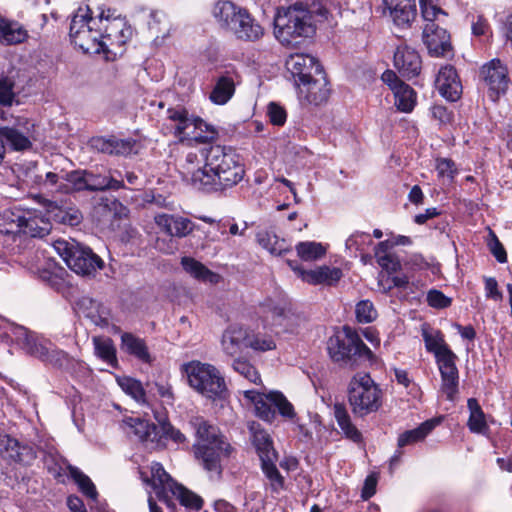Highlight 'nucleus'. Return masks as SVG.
<instances>
[{"instance_id":"nucleus-19","label":"nucleus","mask_w":512,"mask_h":512,"mask_svg":"<svg viewBox=\"0 0 512 512\" xmlns=\"http://www.w3.org/2000/svg\"><path fill=\"white\" fill-rule=\"evenodd\" d=\"M394 66L403 77L411 79L420 74L421 57L415 49L403 44L394 53Z\"/></svg>"},{"instance_id":"nucleus-55","label":"nucleus","mask_w":512,"mask_h":512,"mask_svg":"<svg viewBox=\"0 0 512 512\" xmlns=\"http://www.w3.org/2000/svg\"><path fill=\"white\" fill-rule=\"evenodd\" d=\"M295 249L297 255L303 261H315L326 254L325 247L321 243L314 241L299 242Z\"/></svg>"},{"instance_id":"nucleus-58","label":"nucleus","mask_w":512,"mask_h":512,"mask_svg":"<svg viewBox=\"0 0 512 512\" xmlns=\"http://www.w3.org/2000/svg\"><path fill=\"white\" fill-rule=\"evenodd\" d=\"M118 384L122 390L135 399L138 403L146 402V393L142 383L131 377L118 379Z\"/></svg>"},{"instance_id":"nucleus-16","label":"nucleus","mask_w":512,"mask_h":512,"mask_svg":"<svg viewBox=\"0 0 512 512\" xmlns=\"http://www.w3.org/2000/svg\"><path fill=\"white\" fill-rule=\"evenodd\" d=\"M286 68L295 78L296 84L309 79L323 70V67L315 57L303 53L291 54L286 60Z\"/></svg>"},{"instance_id":"nucleus-59","label":"nucleus","mask_w":512,"mask_h":512,"mask_svg":"<svg viewBox=\"0 0 512 512\" xmlns=\"http://www.w3.org/2000/svg\"><path fill=\"white\" fill-rule=\"evenodd\" d=\"M156 420L158 421L162 435L165 438L171 439L173 442L177 444H183L187 441L186 436L177 428H175L168 420L164 414H156Z\"/></svg>"},{"instance_id":"nucleus-15","label":"nucleus","mask_w":512,"mask_h":512,"mask_svg":"<svg viewBox=\"0 0 512 512\" xmlns=\"http://www.w3.org/2000/svg\"><path fill=\"white\" fill-rule=\"evenodd\" d=\"M422 39L428 53L433 57H444L452 49L450 35L436 23L425 24Z\"/></svg>"},{"instance_id":"nucleus-43","label":"nucleus","mask_w":512,"mask_h":512,"mask_svg":"<svg viewBox=\"0 0 512 512\" xmlns=\"http://www.w3.org/2000/svg\"><path fill=\"white\" fill-rule=\"evenodd\" d=\"M469 410V419L467 426L472 433L486 434L489 427L486 422V416L477 399L469 398L467 401Z\"/></svg>"},{"instance_id":"nucleus-40","label":"nucleus","mask_w":512,"mask_h":512,"mask_svg":"<svg viewBox=\"0 0 512 512\" xmlns=\"http://www.w3.org/2000/svg\"><path fill=\"white\" fill-rule=\"evenodd\" d=\"M393 246L388 240L379 242L375 247V258L378 265L389 275L401 269V262L397 255L389 252Z\"/></svg>"},{"instance_id":"nucleus-20","label":"nucleus","mask_w":512,"mask_h":512,"mask_svg":"<svg viewBox=\"0 0 512 512\" xmlns=\"http://www.w3.org/2000/svg\"><path fill=\"white\" fill-rule=\"evenodd\" d=\"M455 353L436 360L441 375V390L447 399L454 400L458 393L459 373L456 366Z\"/></svg>"},{"instance_id":"nucleus-45","label":"nucleus","mask_w":512,"mask_h":512,"mask_svg":"<svg viewBox=\"0 0 512 512\" xmlns=\"http://www.w3.org/2000/svg\"><path fill=\"white\" fill-rule=\"evenodd\" d=\"M436 424V421L428 420L415 429L403 432L398 437V447L402 448L422 441L435 428Z\"/></svg>"},{"instance_id":"nucleus-3","label":"nucleus","mask_w":512,"mask_h":512,"mask_svg":"<svg viewBox=\"0 0 512 512\" xmlns=\"http://www.w3.org/2000/svg\"><path fill=\"white\" fill-rule=\"evenodd\" d=\"M316 27L312 12L302 3H295L277 10L274 34L285 45H292L298 38L314 35Z\"/></svg>"},{"instance_id":"nucleus-12","label":"nucleus","mask_w":512,"mask_h":512,"mask_svg":"<svg viewBox=\"0 0 512 512\" xmlns=\"http://www.w3.org/2000/svg\"><path fill=\"white\" fill-rule=\"evenodd\" d=\"M287 264L298 278L310 285L331 286L336 284L343 275L341 269L337 267L323 265L316 269L305 270L297 261L287 260Z\"/></svg>"},{"instance_id":"nucleus-36","label":"nucleus","mask_w":512,"mask_h":512,"mask_svg":"<svg viewBox=\"0 0 512 512\" xmlns=\"http://www.w3.org/2000/svg\"><path fill=\"white\" fill-rule=\"evenodd\" d=\"M92 146L98 151L109 155H128L132 152L134 142L116 137H98L92 140Z\"/></svg>"},{"instance_id":"nucleus-22","label":"nucleus","mask_w":512,"mask_h":512,"mask_svg":"<svg viewBox=\"0 0 512 512\" xmlns=\"http://www.w3.org/2000/svg\"><path fill=\"white\" fill-rule=\"evenodd\" d=\"M0 455L14 462L29 464L36 458L32 447L21 445L18 440L0 433Z\"/></svg>"},{"instance_id":"nucleus-31","label":"nucleus","mask_w":512,"mask_h":512,"mask_svg":"<svg viewBox=\"0 0 512 512\" xmlns=\"http://www.w3.org/2000/svg\"><path fill=\"white\" fill-rule=\"evenodd\" d=\"M230 32L240 40L256 41L263 35V28L244 9Z\"/></svg>"},{"instance_id":"nucleus-4","label":"nucleus","mask_w":512,"mask_h":512,"mask_svg":"<svg viewBox=\"0 0 512 512\" xmlns=\"http://www.w3.org/2000/svg\"><path fill=\"white\" fill-rule=\"evenodd\" d=\"M345 336L330 337L327 343L328 353L334 362L350 368H356L376 360L373 352L365 345L357 332L344 327Z\"/></svg>"},{"instance_id":"nucleus-63","label":"nucleus","mask_w":512,"mask_h":512,"mask_svg":"<svg viewBox=\"0 0 512 512\" xmlns=\"http://www.w3.org/2000/svg\"><path fill=\"white\" fill-rule=\"evenodd\" d=\"M42 362L54 367L63 368L69 364L70 358L66 352L59 350L50 344L48 353L45 355Z\"/></svg>"},{"instance_id":"nucleus-25","label":"nucleus","mask_w":512,"mask_h":512,"mask_svg":"<svg viewBox=\"0 0 512 512\" xmlns=\"http://www.w3.org/2000/svg\"><path fill=\"white\" fill-rule=\"evenodd\" d=\"M386 8L395 25L410 27L417 15L415 0H384Z\"/></svg>"},{"instance_id":"nucleus-28","label":"nucleus","mask_w":512,"mask_h":512,"mask_svg":"<svg viewBox=\"0 0 512 512\" xmlns=\"http://www.w3.org/2000/svg\"><path fill=\"white\" fill-rule=\"evenodd\" d=\"M263 315L266 322L275 327H282L284 331L293 332V314L284 307L267 300L262 305Z\"/></svg>"},{"instance_id":"nucleus-51","label":"nucleus","mask_w":512,"mask_h":512,"mask_svg":"<svg viewBox=\"0 0 512 512\" xmlns=\"http://www.w3.org/2000/svg\"><path fill=\"white\" fill-rule=\"evenodd\" d=\"M92 24L97 25L98 19L90 16V9L88 7L86 9L79 8L71 20L69 33L71 40L73 41L88 27H92Z\"/></svg>"},{"instance_id":"nucleus-2","label":"nucleus","mask_w":512,"mask_h":512,"mask_svg":"<svg viewBox=\"0 0 512 512\" xmlns=\"http://www.w3.org/2000/svg\"><path fill=\"white\" fill-rule=\"evenodd\" d=\"M190 425L195 430L196 442L192 449L198 464L207 472L210 479L220 480L224 463L235 452L227 437L218 427L201 416L192 417Z\"/></svg>"},{"instance_id":"nucleus-8","label":"nucleus","mask_w":512,"mask_h":512,"mask_svg":"<svg viewBox=\"0 0 512 512\" xmlns=\"http://www.w3.org/2000/svg\"><path fill=\"white\" fill-rule=\"evenodd\" d=\"M167 118L175 123L174 135L182 143L192 140L205 143L208 139L214 137L215 131L210 130L209 125L200 117L190 116L185 108H169Z\"/></svg>"},{"instance_id":"nucleus-37","label":"nucleus","mask_w":512,"mask_h":512,"mask_svg":"<svg viewBox=\"0 0 512 512\" xmlns=\"http://www.w3.org/2000/svg\"><path fill=\"white\" fill-rule=\"evenodd\" d=\"M333 415L345 438L351 440L354 443L362 442V433L353 424L344 404L335 403L333 405Z\"/></svg>"},{"instance_id":"nucleus-39","label":"nucleus","mask_w":512,"mask_h":512,"mask_svg":"<svg viewBox=\"0 0 512 512\" xmlns=\"http://www.w3.org/2000/svg\"><path fill=\"white\" fill-rule=\"evenodd\" d=\"M121 349L144 363L151 362V356L144 339L132 333L125 332L121 335Z\"/></svg>"},{"instance_id":"nucleus-7","label":"nucleus","mask_w":512,"mask_h":512,"mask_svg":"<svg viewBox=\"0 0 512 512\" xmlns=\"http://www.w3.org/2000/svg\"><path fill=\"white\" fill-rule=\"evenodd\" d=\"M54 248L67 266L79 275H94L104 266L103 260L92 249L78 243L57 240Z\"/></svg>"},{"instance_id":"nucleus-5","label":"nucleus","mask_w":512,"mask_h":512,"mask_svg":"<svg viewBox=\"0 0 512 512\" xmlns=\"http://www.w3.org/2000/svg\"><path fill=\"white\" fill-rule=\"evenodd\" d=\"M348 401L355 416L364 417L382 405V391L369 373H356L348 386Z\"/></svg>"},{"instance_id":"nucleus-61","label":"nucleus","mask_w":512,"mask_h":512,"mask_svg":"<svg viewBox=\"0 0 512 512\" xmlns=\"http://www.w3.org/2000/svg\"><path fill=\"white\" fill-rule=\"evenodd\" d=\"M419 3L422 17L427 23H435V20H438L439 16L447 15L445 11L438 6L437 0H422V2Z\"/></svg>"},{"instance_id":"nucleus-32","label":"nucleus","mask_w":512,"mask_h":512,"mask_svg":"<svg viewBox=\"0 0 512 512\" xmlns=\"http://www.w3.org/2000/svg\"><path fill=\"white\" fill-rule=\"evenodd\" d=\"M252 444L255 447L260 461L268 459H277V453L273 447V441L270 435L261 428L260 424L252 423L250 425Z\"/></svg>"},{"instance_id":"nucleus-54","label":"nucleus","mask_w":512,"mask_h":512,"mask_svg":"<svg viewBox=\"0 0 512 512\" xmlns=\"http://www.w3.org/2000/svg\"><path fill=\"white\" fill-rule=\"evenodd\" d=\"M232 369L247 381L260 385L262 380L257 368L247 359L238 357L231 364Z\"/></svg>"},{"instance_id":"nucleus-48","label":"nucleus","mask_w":512,"mask_h":512,"mask_svg":"<svg viewBox=\"0 0 512 512\" xmlns=\"http://www.w3.org/2000/svg\"><path fill=\"white\" fill-rule=\"evenodd\" d=\"M67 470L68 475L78 485V488L82 492V494L86 496L88 499L96 501L98 497V492L92 480L75 466L69 465L67 467Z\"/></svg>"},{"instance_id":"nucleus-29","label":"nucleus","mask_w":512,"mask_h":512,"mask_svg":"<svg viewBox=\"0 0 512 512\" xmlns=\"http://www.w3.org/2000/svg\"><path fill=\"white\" fill-rule=\"evenodd\" d=\"M151 470V484L152 487L161 501H169V493L175 487L177 482L165 471L162 464L153 462L150 467Z\"/></svg>"},{"instance_id":"nucleus-57","label":"nucleus","mask_w":512,"mask_h":512,"mask_svg":"<svg viewBox=\"0 0 512 512\" xmlns=\"http://www.w3.org/2000/svg\"><path fill=\"white\" fill-rule=\"evenodd\" d=\"M181 264L186 272L191 274L193 277L204 281H213L216 274L206 268L201 262L191 257H183Z\"/></svg>"},{"instance_id":"nucleus-30","label":"nucleus","mask_w":512,"mask_h":512,"mask_svg":"<svg viewBox=\"0 0 512 512\" xmlns=\"http://www.w3.org/2000/svg\"><path fill=\"white\" fill-rule=\"evenodd\" d=\"M244 9L231 1H218L213 7V16L222 29L230 32Z\"/></svg>"},{"instance_id":"nucleus-38","label":"nucleus","mask_w":512,"mask_h":512,"mask_svg":"<svg viewBox=\"0 0 512 512\" xmlns=\"http://www.w3.org/2000/svg\"><path fill=\"white\" fill-rule=\"evenodd\" d=\"M123 427L128 434H134L142 442H154L157 436L155 424L138 417L125 418Z\"/></svg>"},{"instance_id":"nucleus-27","label":"nucleus","mask_w":512,"mask_h":512,"mask_svg":"<svg viewBox=\"0 0 512 512\" xmlns=\"http://www.w3.org/2000/svg\"><path fill=\"white\" fill-rule=\"evenodd\" d=\"M72 42L85 53H105L103 31L99 23L97 25L92 24V27H88L86 30L82 31Z\"/></svg>"},{"instance_id":"nucleus-14","label":"nucleus","mask_w":512,"mask_h":512,"mask_svg":"<svg viewBox=\"0 0 512 512\" xmlns=\"http://www.w3.org/2000/svg\"><path fill=\"white\" fill-rule=\"evenodd\" d=\"M34 124L28 119L18 120L13 127H0L1 143L4 142L13 150L21 151L29 149L32 145L30 138L32 137Z\"/></svg>"},{"instance_id":"nucleus-53","label":"nucleus","mask_w":512,"mask_h":512,"mask_svg":"<svg viewBox=\"0 0 512 512\" xmlns=\"http://www.w3.org/2000/svg\"><path fill=\"white\" fill-rule=\"evenodd\" d=\"M93 344L95 349V354L109 364L111 367H116L118 364L116 357V348L112 339L110 338H100L94 337Z\"/></svg>"},{"instance_id":"nucleus-46","label":"nucleus","mask_w":512,"mask_h":512,"mask_svg":"<svg viewBox=\"0 0 512 512\" xmlns=\"http://www.w3.org/2000/svg\"><path fill=\"white\" fill-rule=\"evenodd\" d=\"M277 459H268L261 461V469L268 483L267 486L272 493L279 494L285 486V479L275 465Z\"/></svg>"},{"instance_id":"nucleus-24","label":"nucleus","mask_w":512,"mask_h":512,"mask_svg":"<svg viewBox=\"0 0 512 512\" xmlns=\"http://www.w3.org/2000/svg\"><path fill=\"white\" fill-rule=\"evenodd\" d=\"M249 341V331L238 324L228 326L221 338L223 352L230 357L239 354Z\"/></svg>"},{"instance_id":"nucleus-23","label":"nucleus","mask_w":512,"mask_h":512,"mask_svg":"<svg viewBox=\"0 0 512 512\" xmlns=\"http://www.w3.org/2000/svg\"><path fill=\"white\" fill-rule=\"evenodd\" d=\"M13 334L15 340L26 354L43 361L45 355L48 353L49 345L51 344L49 341L40 339L22 326L16 327Z\"/></svg>"},{"instance_id":"nucleus-6","label":"nucleus","mask_w":512,"mask_h":512,"mask_svg":"<svg viewBox=\"0 0 512 512\" xmlns=\"http://www.w3.org/2000/svg\"><path fill=\"white\" fill-rule=\"evenodd\" d=\"M189 385L199 394L216 399L222 397L227 386L220 371L212 364L191 361L183 365Z\"/></svg>"},{"instance_id":"nucleus-52","label":"nucleus","mask_w":512,"mask_h":512,"mask_svg":"<svg viewBox=\"0 0 512 512\" xmlns=\"http://www.w3.org/2000/svg\"><path fill=\"white\" fill-rule=\"evenodd\" d=\"M63 179L66 183H61L58 186V192L69 193L71 191H83L87 190V171L86 170H75L63 175Z\"/></svg>"},{"instance_id":"nucleus-56","label":"nucleus","mask_w":512,"mask_h":512,"mask_svg":"<svg viewBox=\"0 0 512 512\" xmlns=\"http://www.w3.org/2000/svg\"><path fill=\"white\" fill-rule=\"evenodd\" d=\"M169 494L178 499L180 504L187 508L199 510L203 506V500L200 496L186 489L179 483L175 485Z\"/></svg>"},{"instance_id":"nucleus-62","label":"nucleus","mask_w":512,"mask_h":512,"mask_svg":"<svg viewBox=\"0 0 512 512\" xmlns=\"http://www.w3.org/2000/svg\"><path fill=\"white\" fill-rule=\"evenodd\" d=\"M356 319L360 323H371L377 318V310L369 300H362L355 308Z\"/></svg>"},{"instance_id":"nucleus-11","label":"nucleus","mask_w":512,"mask_h":512,"mask_svg":"<svg viewBox=\"0 0 512 512\" xmlns=\"http://www.w3.org/2000/svg\"><path fill=\"white\" fill-rule=\"evenodd\" d=\"M480 74L488 88L489 98L496 102L508 88L509 78L506 66L499 59H493L481 68Z\"/></svg>"},{"instance_id":"nucleus-1","label":"nucleus","mask_w":512,"mask_h":512,"mask_svg":"<svg viewBox=\"0 0 512 512\" xmlns=\"http://www.w3.org/2000/svg\"><path fill=\"white\" fill-rule=\"evenodd\" d=\"M244 174V165L231 148L210 145L203 169H198L193 176V187L205 191H221L237 185Z\"/></svg>"},{"instance_id":"nucleus-50","label":"nucleus","mask_w":512,"mask_h":512,"mask_svg":"<svg viewBox=\"0 0 512 512\" xmlns=\"http://www.w3.org/2000/svg\"><path fill=\"white\" fill-rule=\"evenodd\" d=\"M208 147L199 148L195 150L188 151L184 158V163L182 164V168L184 169V174L186 177H190L191 184L193 185V176L197 172L198 169H203L200 166L202 162L206 163V153Z\"/></svg>"},{"instance_id":"nucleus-9","label":"nucleus","mask_w":512,"mask_h":512,"mask_svg":"<svg viewBox=\"0 0 512 512\" xmlns=\"http://www.w3.org/2000/svg\"><path fill=\"white\" fill-rule=\"evenodd\" d=\"M98 23L103 31V43H105V53L110 52L115 47H122L131 36V29L127 27L123 18L105 15L102 11L99 15Z\"/></svg>"},{"instance_id":"nucleus-18","label":"nucleus","mask_w":512,"mask_h":512,"mask_svg":"<svg viewBox=\"0 0 512 512\" xmlns=\"http://www.w3.org/2000/svg\"><path fill=\"white\" fill-rule=\"evenodd\" d=\"M154 222L163 233L171 237L184 238L195 229L190 219L175 214H156Z\"/></svg>"},{"instance_id":"nucleus-34","label":"nucleus","mask_w":512,"mask_h":512,"mask_svg":"<svg viewBox=\"0 0 512 512\" xmlns=\"http://www.w3.org/2000/svg\"><path fill=\"white\" fill-rule=\"evenodd\" d=\"M21 234L30 237H44L51 230L49 218L46 219L33 211L23 210Z\"/></svg>"},{"instance_id":"nucleus-42","label":"nucleus","mask_w":512,"mask_h":512,"mask_svg":"<svg viewBox=\"0 0 512 512\" xmlns=\"http://www.w3.org/2000/svg\"><path fill=\"white\" fill-rule=\"evenodd\" d=\"M23 209L11 208L0 212V233L5 235L21 234Z\"/></svg>"},{"instance_id":"nucleus-41","label":"nucleus","mask_w":512,"mask_h":512,"mask_svg":"<svg viewBox=\"0 0 512 512\" xmlns=\"http://www.w3.org/2000/svg\"><path fill=\"white\" fill-rule=\"evenodd\" d=\"M258 244L272 255H282L291 249L285 239L277 236L273 231L261 230L257 233Z\"/></svg>"},{"instance_id":"nucleus-26","label":"nucleus","mask_w":512,"mask_h":512,"mask_svg":"<svg viewBox=\"0 0 512 512\" xmlns=\"http://www.w3.org/2000/svg\"><path fill=\"white\" fill-rule=\"evenodd\" d=\"M78 312L91 320L97 326L106 327L109 325V312L105 306L96 300L83 296L77 302Z\"/></svg>"},{"instance_id":"nucleus-49","label":"nucleus","mask_w":512,"mask_h":512,"mask_svg":"<svg viewBox=\"0 0 512 512\" xmlns=\"http://www.w3.org/2000/svg\"><path fill=\"white\" fill-rule=\"evenodd\" d=\"M86 187L88 191L119 190L124 187V183L122 180L87 171Z\"/></svg>"},{"instance_id":"nucleus-10","label":"nucleus","mask_w":512,"mask_h":512,"mask_svg":"<svg viewBox=\"0 0 512 512\" xmlns=\"http://www.w3.org/2000/svg\"><path fill=\"white\" fill-rule=\"evenodd\" d=\"M276 409L281 416L288 419H293L296 415L293 405L280 392L264 394V399L257 400L255 405L257 416L269 423L276 418Z\"/></svg>"},{"instance_id":"nucleus-17","label":"nucleus","mask_w":512,"mask_h":512,"mask_svg":"<svg viewBox=\"0 0 512 512\" xmlns=\"http://www.w3.org/2000/svg\"><path fill=\"white\" fill-rule=\"evenodd\" d=\"M36 199L45 207L47 217L56 223L76 226L82 220L81 212L74 207H68L63 202L59 204L57 201L49 200L42 195H37Z\"/></svg>"},{"instance_id":"nucleus-13","label":"nucleus","mask_w":512,"mask_h":512,"mask_svg":"<svg viewBox=\"0 0 512 512\" xmlns=\"http://www.w3.org/2000/svg\"><path fill=\"white\" fill-rule=\"evenodd\" d=\"M328 84L324 70L316 73L309 79L297 84L299 99L316 106L325 103L330 94Z\"/></svg>"},{"instance_id":"nucleus-33","label":"nucleus","mask_w":512,"mask_h":512,"mask_svg":"<svg viewBox=\"0 0 512 512\" xmlns=\"http://www.w3.org/2000/svg\"><path fill=\"white\" fill-rule=\"evenodd\" d=\"M28 37V31L21 23L0 15V44L17 45L25 42Z\"/></svg>"},{"instance_id":"nucleus-21","label":"nucleus","mask_w":512,"mask_h":512,"mask_svg":"<svg viewBox=\"0 0 512 512\" xmlns=\"http://www.w3.org/2000/svg\"><path fill=\"white\" fill-rule=\"evenodd\" d=\"M436 86L448 101L455 102L461 97L462 84L456 69L451 65H446L439 70Z\"/></svg>"},{"instance_id":"nucleus-35","label":"nucleus","mask_w":512,"mask_h":512,"mask_svg":"<svg viewBox=\"0 0 512 512\" xmlns=\"http://www.w3.org/2000/svg\"><path fill=\"white\" fill-rule=\"evenodd\" d=\"M422 337L426 350L433 353L436 360L454 353L446 344L444 335L440 330H435L427 325H423Z\"/></svg>"},{"instance_id":"nucleus-64","label":"nucleus","mask_w":512,"mask_h":512,"mask_svg":"<svg viewBox=\"0 0 512 512\" xmlns=\"http://www.w3.org/2000/svg\"><path fill=\"white\" fill-rule=\"evenodd\" d=\"M427 303L429 306L436 309H444L451 305V298L444 295L441 291L436 289H431L427 293Z\"/></svg>"},{"instance_id":"nucleus-44","label":"nucleus","mask_w":512,"mask_h":512,"mask_svg":"<svg viewBox=\"0 0 512 512\" xmlns=\"http://www.w3.org/2000/svg\"><path fill=\"white\" fill-rule=\"evenodd\" d=\"M234 92L235 84L233 78L228 75H223L217 79L209 99L214 104L223 105L230 100Z\"/></svg>"},{"instance_id":"nucleus-60","label":"nucleus","mask_w":512,"mask_h":512,"mask_svg":"<svg viewBox=\"0 0 512 512\" xmlns=\"http://www.w3.org/2000/svg\"><path fill=\"white\" fill-rule=\"evenodd\" d=\"M247 346L255 351L266 352L274 350L276 348V343L271 336L260 333L251 334L249 332V341L247 342Z\"/></svg>"},{"instance_id":"nucleus-47","label":"nucleus","mask_w":512,"mask_h":512,"mask_svg":"<svg viewBox=\"0 0 512 512\" xmlns=\"http://www.w3.org/2000/svg\"><path fill=\"white\" fill-rule=\"evenodd\" d=\"M395 98V106L404 113L411 112L416 104V92L408 84H398L393 91Z\"/></svg>"}]
</instances>
